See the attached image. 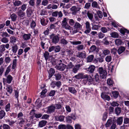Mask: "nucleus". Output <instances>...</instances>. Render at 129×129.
I'll return each instance as SVG.
<instances>
[{"label": "nucleus", "instance_id": "9", "mask_svg": "<svg viewBox=\"0 0 129 129\" xmlns=\"http://www.w3.org/2000/svg\"><path fill=\"white\" fill-rule=\"evenodd\" d=\"M87 78L85 79H87V81L88 82V84L90 85L93 84L94 85H96L93 78H92L90 76L87 75Z\"/></svg>", "mask_w": 129, "mask_h": 129}, {"label": "nucleus", "instance_id": "64", "mask_svg": "<svg viewBox=\"0 0 129 129\" xmlns=\"http://www.w3.org/2000/svg\"><path fill=\"white\" fill-rule=\"evenodd\" d=\"M5 62L7 63H9L11 61V59L10 57L9 56L6 57L5 58Z\"/></svg>", "mask_w": 129, "mask_h": 129}, {"label": "nucleus", "instance_id": "61", "mask_svg": "<svg viewBox=\"0 0 129 129\" xmlns=\"http://www.w3.org/2000/svg\"><path fill=\"white\" fill-rule=\"evenodd\" d=\"M54 50L56 52H59L60 50V47L59 46H54Z\"/></svg>", "mask_w": 129, "mask_h": 129}, {"label": "nucleus", "instance_id": "21", "mask_svg": "<svg viewBox=\"0 0 129 129\" xmlns=\"http://www.w3.org/2000/svg\"><path fill=\"white\" fill-rule=\"evenodd\" d=\"M54 117L55 120L60 121H63L64 120V116L62 115H60L59 116H56Z\"/></svg>", "mask_w": 129, "mask_h": 129}, {"label": "nucleus", "instance_id": "39", "mask_svg": "<svg viewBox=\"0 0 129 129\" xmlns=\"http://www.w3.org/2000/svg\"><path fill=\"white\" fill-rule=\"evenodd\" d=\"M22 3L19 1H16L13 2L14 5L15 6H18L22 5Z\"/></svg>", "mask_w": 129, "mask_h": 129}, {"label": "nucleus", "instance_id": "46", "mask_svg": "<svg viewBox=\"0 0 129 129\" xmlns=\"http://www.w3.org/2000/svg\"><path fill=\"white\" fill-rule=\"evenodd\" d=\"M33 113L35 115V117L37 118H39L41 117H42V114L41 113Z\"/></svg>", "mask_w": 129, "mask_h": 129}, {"label": "nucleus", "instance_id": "28", "mask_svg": "<svg viewBox=\"0 0 129 129\" xmlns=\"http://www.w3.org/2000/svg\"><path fill=\"white\" fill-rule=\"evenodd\" d=\"M43 55L45 60L47 61L50 57L49 53L48 51H45Z\"/></svg>", "mask_w": 129, "mask_h": 129}, {"label": "nucleus", "instance_id": "12", "mask_svg": "<svg viewBox=\"0 0 129 129\" xmlns=\"http://www.w3.org/2000/svg\"><path fill=\"white\" fill-rule=\"evenodd\" d=\"M10 46V45L9 44L7 43L6 45L3 44L0 46V52L2 53L4 52L6 48L8 49L9 48Z\"/></svg>", "mask_w": 129, "mask_h": 129}, {"label": "nucleus", "instance_id": "59", "mask_svg": "<svg viewBox=\"0 0 129 129\" xmlns=\"http://www.w3.org/2000/svg\"><path fill=\"white\" fill-rule=\"evenodd\" d=\"M1 41L4 43H6L8 42L9 41L8 39L6 37H3L1 39Z\"/></svg>", "mask_w": 129, "mask_h": 129}, {"label": "nucleus", "instance_id": "16", "mask_svg": "<svg viewBox=\"0 0 129 129\" xmlns=\"http://www.w3.org/2000/svg\"><path fill=\"white\" fill-rule=\"evenodd\" d=\"M85 24L86 29L84 33L85 34H87L89 33L91 30L90 23L88 21H87Z\"/></svg>", "mask_w": 129, "mask_h": 129}, {"label": "nucleus", "instance_id": "15", "mask_svg": "<svg viewBox=\"0 0 129 129\" xmlns=\"http://www.w3.org/2000/svg\"><path fill=\"white\" fill-rule=\"evenodd\" d=\"M81 9L80 7H76L75 6H73L70 9L71 11L73 12L72 14H75L77 12L79 11Z\"/></svg>", "mask_w": 129, "mask_h": 129}, {"label": "nucleus", "instance_id": "48", "mask_svg": "<svg viewBox=\"0 0 129 129\" xmlns=\"http://www.w3.org/2000/svg\"><path fill=\"white\" fill-rule=\"evenodd\" d=\"M16 38L14 36H12L10 38V42L12 43H15L16 42Z\"/></svg>", "mask_w": 129, "mask_h": 129}, {"label": "nucleus", "instance_id": "8", "mask_svg": "<svg viewBox=\"0 0 129 129\" xmlns=\"http://www.w3.org/2000/svg\"><path fill=\"white\" fill-rule=\"evenodd\" d=\"M47 113L50 114L54 112L56 109L55 107L52 104L50 106L48 107L47 108Z\"/></svg>", "mask_w": 129, "mask_h": 129}, {"label": "nucleus", "instance_id": "43", "mask_svg": "<svg viewBox=\"0 0 129 129\" xmlns=\"http://www.w3.org/2000/svg\"><path fill=\"white\" fill-rule=\"evenodd\" d=\"M87 16L89 19L91 20H92L93 18V15L91 13L88 11L87 13Z\"/></svg>", "mask_w": 129, "mask_h": 129}, {"label": "nucleus", "instance_id": "62", "mask_svg": "<svg viewBox=\"0 0 129 129\" xmlns=\"http://www.w3.org/2000/svg\"><path fill=\"white\" fill-rule=\"evenodd\" d=\"M2 34L1 35V36L3 37H9L10 35H9L6 32H2Z\"/></svg>", "mask_w": 129, "mask_h": 129}, {"label": "nucleus", "instance_id": "13", "mask_svg": "<svg viewBox=\"0 0 129 129\" xmlns=\"http://www.w3.org/2000/svg\"><path fill=\"white\" fill-rule=\"evenodd\" d=\"M86 56V53H83V52H79L76 56L77 57L81 59L85 58Z\"/></svg>", "mask_w": 129, "mask_h": 129}, {"label": "nucleus", "instance_id": "29", "mask_svg": "<svg viewBox=\"0 0 129 129\" xmlns=\"http://www.w3.org/2000/svg\"><path fill=\"white\" fill-rule=\"evenodd\" d=\"M85 47L82 45H80L77 46L76 48L77 50L78 51H80L85 49Z\"/></svg>", "mask_w": 129, "mask_h": 129}, {"label": "nucleus", "instance_id": "4", "mask_svg": "<svg viewBox=\"0 0 129 129\" xmlns=\"http://www.w3.org/2000/svg\"><path fill=\"white\" fill-rule=\"evenodd\" d=\"M67 66L64 64H58L56 65V69L61 71L64 70L67 67Z\"/></svg>", "mask_w": 129, "mask_h": 129}, {"label": "nucleus", "instance_id": "35", "mask_svg": "<svg viewBox=\"0 0 129 129\" xmlns=\"http://www.w3.org/2000/svg\"><path fill=\"white\" fill-rule=\"evenodd\" d=\"M123 117H119L117 120V124L120 125L122 123Z\"/></svg>", "mask_w": 129, "mask_h": 129}, {"label": "nucleus", "instance_id": "63", "mask_svg": "<svg viewBox=\"0 0 129 129\" xmlns=\"http://www.w3.org/2000/svg\"><path fill=\"white\" fill-rule=\"evenodd\" d=\"M117 49L115 48H113L111 50V52L112 54L116 55L117 54Z\"/></svg>", "mask_w": 129, "mask_h": 129}, {"label": "nucleus", "instance_id": "33", "mask_svg": "<svg viewBox=\"0 0 129 129\" xmlns=\"http://www.w3.org/2000/svg\"><path fill=\"white\" fill-rule=\"evenodd\" d=\"M35 104L37 105V107L39 108L42 106L41 101L39 99H38L35 102Z\"/></svg>", "mask_w": 129, "mask_h": 129}, {"label": "nucleus", "instance_id": "31", "mask_svg": "<svg viewBox=\"0 0 129 129\" xmlns=\"http://www.w3.org/2000/svg\"><path fill=\"white\" fill-rule=\"evenodd\" d=\"M54 76L56 80H60L62 77L61 74L59 73L55 74Z\"/></svg>", "mask_w": 129, "mask_h": 129}, {"label": "nucleus", "instance_id": "1", "mask_svg": "<svg viewBox=\"0 0 129 129\" xmlns=\"http://www.w3.org/2000/svg\"><path fill=\"white\" fill-rule=\"evenodd\" d=\"M50 38L51 40V43L55 44L58 43L59 39L58 36L53 33L50 36Z\"/></svg>", "mask_w": 129, "mask_h": 129}, {"label": "nucleus", "instance_id": "47", "mask_svg": "<svg viewBox=\"0 0 129 129\" xmlns=\"http://www.w3.org/2000/svg\"><path fill=\"white\" fill-rule=\"evenodd\" d=\"M8 92L10 94L12 93L13 91V89L12 87L10 85L7 86V87L6 88Z\"/></svg>", "mask_w": 129, "mask_h": 129}, {"label": "nucleus", "instance_id": "27", "mask_svg": "<svg viewBox=\"0 0 129 129\" xmlns=\"http://www.w3.org/2000/svg\"><path fill=\"white\" fill-rule=\"evenodd\" d=\"M94 56L91 55L88 56L86 58V60L87 62H91L94 59Z\"/></svg>", "mask_w": 129, "mask_h": 129}, {"label": "nucleus", "instance_id": "56", "mask_svg": "<svg viewBox=\"0 0 129 129\" xmlns=\"http://www.w3.org/2000/svg\"><path fill=\"white\" fill-rule=\"evenodd\" d=\"M112 59L111 56V55H108L106 57L105 60L106 61L109 62L111 61Z\"/></svg>", "mask_w": 129, "mask_h": 129}, {"label": "nucleus", "instance_id": "49", "mask_svg": "<svg viewBox=\"0 0 129 129\" xmlns=\"http://www.w3.org/2000/svg\"><path fill=\"white\" fill-rule=\"evenodd\" d=\"M17 60L16 59H14L13 60V65L12 68L13 69H14L16 67L17 64Z\"/></svg>", "mask_w": 129, "mask_h": 129}, {"label": "nucleus", "instance_id": "20", "mask_svg": "<svg viewBox=\"0 0 129 129\" xmlns=\"http://www.w3.org/2000/svg\"><path fill=\"white\" fill-rule=\"evenodd\" d=\"M55 72V70L54 69L51 68L50 69L49 71L48 72L49 74L48 77L49 79L52 77Z\"/></svg>", "mask_w": 129, "mask_h": 129}, {"label": "nucleus", "instance_id": "7", "mask_svg": "<svg viewBox=\"0 0 129 129\" xmlns=\"http://www.w3.org/2000/svg\"><path fill=\"white\" fill-rule=\"evenodd\" d=\"M99 51V49L94 45H92L90 48V52H94L96 54L98 53Z\"/></svg>", "mask_w": 129, "mask_h": 129}, {"label": "nucleus", "instance_id": "51", "mask_svg": "<svg viewBox=\"0 0 129 129\" xmlns=\"http://www.w3.org/2000/svg\"><path fill=\"white\" fill-rule=\"evenodd\" d=\"M113 81L110 78L108 79L107 81V84L110 86H113Z\"/></svg>", "mask_w": 129, "mask_h": 129}, {"label": "nucleus", "instance_id": "52", "mask_svg": "<svg viewBox=\"0 0 129 129\" xmlns=\"http://www.w3.org/2000/svg\"><path fill=\"white\" fill-rule=\"evenodd\" d=\"M74 66V65L73 64L72 62H70L67 66V69H70L73 68Z\"/></svg>", "mask_w": 129, "mask_h": 129}, {"label": "nucleus", "instance_id": "38", "mask_svg": "<svg viewBox=\"0 0 129 129\" xmlns=\"http://www.w3.org/2000/svg\"><path fill=\"white\" fill-rule=\"evenodd\" d=\"M121 108L120 107H117L115 108V112L117 115H119L121 113Z\"/></svg>", "mask_w": 129, "mask_h": 129}, {"label": "nucleus", "instance_id": "23", "mask_svg": "<svg viewBox=\"0 0 129 129\" xmlns=\"http://www.w3.org/2000/svg\"><path fill=\"white\" fill-rule=\"evenodd\" d=\"M47 123V121L45 120H43L39 122L38 124V126L42 127L45 126Z\"/></svg>", "mask_w": 129, "mask_h": 129}, {"label": "nucleus", "instance_id": "2", "mask_svg": "<svg viewBox=\"0 0 129 129\" xmlns=\"http://www.w3.org/2000/svg\"><path fill=\"white\" fill-rule=\"evenodd\" d=\"M98 71L100 74L101 77L102 79L105 78L106 77L107 73L105 70L102 67L99 68Z\"/></svg>", "mask_w": 129, "mask_h": 129}, {"label": "nucleus", "instance_id": "41", "mask_svg": "<svg viewBox=\"0 0 129 129\" xmlns=\"http://www.w3.org/2000/svg\"><path fill=\"white\" fill-rule=\"evenodd\" d=\"M6 113L3 110H1L0 111V119H2L5 116Z\"/></svg>", "mask_w": 129, "mask_h": 129}, {"label": "nucleus", "instance_id": "42", "mask_svg": "<svg viewBox=\"0 0 129 129\" xmlns=\"http://www.w3.org/2000/svg\"><path fill=\"white\" fill-rule=\"evenodd\" d=\"M113 96L115 98H117L118 96L119 93L117 91H113L112 92Z\"/></svg>", "mask_w": 129, "mask_h": 129}, {"label": "nucleus", "instance_id": "60", "mask_svg": "<svg viewBox=\"0 0 129 129\" xmlns=\"http://www.w3.org/2000/svg\"><path fill=\"white\" fill-rule=\"evenodd\" d=\"M71 43L73 45H78L81 44L82 42L81 41H76L74 42H71Z\"/></svg>", "mask_w": 129, "mask_h": 129}, {"label": "nucleus", "instance_id": "37", "mask_svg": "<svg viewBox=\"0 0 129 129\" xmlns=\"http://www.w3.org/2000/svg\"><path fill=\"white\" fill-rule=\"evenodd\" d=\"M111 37L113 38H118L119 35L118 33L116 32H112L110 34Z\"/></svg>", "mask_w": 129, "mask_h": 129}, {"label": "nucleus", "instance_id": "54", "mask_svg": "<svg viewBox=\"0 0 129 129\" xmlns=\"http://www.w3.org/2000/svg\"><path fill=\"white\" fill-rule=\"evenodd\" d=\"M10 104L9 103L8 104H7L5 107V110L6 112H7L10 111Z\"/></svg>", "mask_w": 129, "mask_h": 129}, {"label": "nucleus", "instance_id": "45", "mask_svg": "<svg viewBox=\"0 0 129 129\" xmlns=\"http://www.w3.org/2000/svg\"><path fill=\"white\" fill-rule=\"evenodd\" d=\"M18 49V48L17 45H15L13 46L12 47V51L13 53H16Z\"/></svg>", "mask_w": 129, "mask_h": 129}, {"label": "nucleus", "instance_id": "5", "mask_svg": "<svg viewBox=\"0 0 129 129\" xmlns=\"http://www.w3.org/2000/svg\"><path fill=\"white\" fill-rule=\"evenodd\" d=\"M16 9H17V14L18 16L20 18H22L24 17L25 15V14L24 11H22L21 10V9L19 8H16Z\"/></svg>", "mask_w": 129, "mask_h": 129}, {"label": "nucleus", "instance_id": "44", "mask_svg": "<svg viewBox=\"0 0 129 129\" xmlns=\"http://www.w3.org/2000/svg\"><path fill=\"white\" fill-rule=\"evenodd\" d=\"M68 23V20L66 18H64L62 21L61 25L62 26L66 25V24Z\"/></svg>", "mask_w": 129, "mask_h": 129}, {"label": "nucleus", "instance_id": "17", "mask_svg": "<svg viewBox=\"0 0 129 129\" xmlns=\"http://www.w3.org/2000/svg\"><path fill=\"white\" fill-rule=\"evenodd\" d=\"M81 65L79 64L76 65L73 67L72 71L74 73H77Z\"/></svg>", "mask_w": 129, "mask_h": 129}, {"label": "nucleus", "instance_id": "6", "mask_svg": "<svg viewBox=\"0 0 129 129\" xmlns=\"http://www.w3.org/2000/svg\"><path fill=\"white\" fill-rule=\"evenodd\" d=\"M50 84L52 87L53 88L55 87V86H56L58 87L59 88L61 85V83L60 81H52Z\"/></svg>", "mask_w": 129, "mask_h": 129}, {"label": "nucleus", "instance_id": "24", "mask_svg": "<svg viewBox=\"0 0 129 129\" xmlns=\"http://www.w3.org/2000/svg\"><path fill=\"white\" fill-rule=\"evenodd\" d=\"M101 97L103 99L109 101L110 100V96L105 94L104 92H102L101 95Z\"/></svg>", "mask_w": 129, "mask_h": 129}, {"label": "nucleus", "instance_id": "3", "mask_svg": "<svg viewBox=\"0 0 129 129\" xmlns=\"http://www.w3.org/2000/svg\"><path fill=\"white\" fill-rule=\"evenodd\" d=\"M87 75H84L83 73H79L77 75H75L74 76V78L77 79H82L87 78Z\"/></svg>", "mask_w": 129, "mask_h": 129}, {"label": "nucleus", "instance_id": "26", "mask_svg": "<svg viewBox=\"0 0 129 129\" xmlns=\"http://www.w3.org/2000/svg\"><path fill=\"white\" fill-rule=\"evenodd\" d=\"M112 119H108L105 124V127L107 128L109 127L112 123Z\"/></svg>", "mask_w": 129, "mask_h": 129}, {"label": "nucleus", "instance_id": "50", "mask_svg": "<svg viewBox=\"0 0 129 129\" xmlns=\"http://www.w3.org/2000/svg\"><path fill=\"white\" fill-rule=\"evenodd\" d=\"M21 9V10H22V11H25L26 9L27 8V4H23L20 7H18Z\"/></svg>", "mask_w": 129, "mask_h": 129}, {"label": "nucleus", "instance_id": "18", "mask_svg": "<svg viewBox=\"0 0 129 129\" xmlns=\"http://www.w3.org/2000/svg\"><path fill=\"white\" fill-rule=\"evenodd\" d=\"M95 67L94 66L92 65L90 66L89 68H86L85 70L87 72H88L90 73H93L95 69Z\"/></svg>", "mask_w": 129, "mask_h": 129}, {"label": "nucleus", "instance_id": "10", "mask_svg": "<svg viewBox=\"0 0 129 129\" xmlns=\"http://www.w3.org/2000/svg\"><path fill=\"white\" fill-rule=\"evenodd\" d=\"M12 80V77L11 75H9L7 76L6 79L4 78L3 79V81L4 83L6 82L10 84Z\"/></svg>", "mask_w": 129, "mask_h": 129}, {"label": "nucleus", "instance_id": "14", "mask_svg": "<svg viewBox=\"0 0 129 129\" xmlns=\"http://www.w3.org/2000/svg\"><path fill=\"white\" fill-rule=\"evenodd\" d=\"M104 61V58L100 55L99 57H96L94 60V62L95 63H97L98 62L102 63Z\"/></svg>", "mask_w": 129, "mask_h": 129}, {"label": "nucleus", "instance_id": "53", "mask_svg": "<svg viewBox=\"0 0 129 129\" xmlns=\"http://www.w3.org/2000/svg\"><path fill=\"white\" fill-rule=\"evenodd\" d=\"M11 17L13 21H15L16 19L17 16L15 14L13 13L11 16Z\"/></svg>", "mask_w": 129, "mask_h": 129}, {"label": "nucleus", "instance_id": "30", "mask_svg": "<svg viewBox=\"0 0 129 129\" xmlns=\"http://www.w3.org/2000/svg\"><path fill=\"white\" fill-rule=\"evenodd\" d=\"M68 90L70 92L74 94H76L77 91L75 90V88L73 87H69Z\"/></svg>", "mask_w": 129, "mask_h": 129}, {"label": "nucleus", "instance_id": "19", "mask_svg": "<svg viewBox=\"0 0 129 129\" xmlns=\"http://www.w3.org/2000/svg\"><path fill=\"white\" fill-rule=\"evenodd\" d=\"M22 36L24 40H27L30 39L31 35L29 33L28 34L23 33Z\"/></svg>", "mask_w": 129, "mask_h": 129}, {"label": "nucleus", "instance_id": "34", "mask_svg": "<svg viewBox=\"0 0 129 129\" xmlns=\"http://www.w3.org/2000/svg\"><path fill=\"white\" fill-rule=\"evenodd\" d=\"M75 29H81L82 28V25L79 23L77 22H75L74 26Z\"/></svg>", "mask_w": 129, "mask_h": 129}, {"label": "nucleus", "instance_id": "57", "mask_svg": "<svg viewBox=\"0 0 129 129\" xmlns=\"http://www.w3.org/2000/svg\"><path fill=\"white\" fill-rule=\"evenodd\" d=\"M10 66H9L7 68L5 74V76H6L10 72L11 70L10 69Z\"/></svg>", "mask_w": 129, "mask_h": 129}, {"label": "nucleus", "instance_id": "11", "mask_svg": "<svg viewBox=\"0 0 129 129\" xmlns=\"http://www.w3.org/2000/svg\"><path fill=\"white\" fill-rule=\"evenodd\" d=\"M58 15V18H61L62 17L63 14L61 11H55L52 12V16L53 17H57Z\"/></svg>", "mask_w": 129, "mask_h": 129}, {"label": "nucleus", "instance_id": "32", "mask_svg": "<svg viewBox=\"0 0 129 129\" xmlns=\"http://www.w3.org/2000/svg\"><path fill=\"white\" fill-rule=\"evenodd\" d=\"M94 79L95 81L96 82V85L99 83L100 81V80L99 79V75L98 73H96L94 76Z\"/></svg>", "mask_w": 129, "mask_h": 129}, {"label": "nucleus", "instance_id": "40", "mask_svg": "<svg viewBox=\"0 0 129 129\" xmlns=\"http://www.w3.org/2000/svg\"><path fill=\"white\" fill-rule=\"evenodd\" d=\"M120 32L123 35H124L125 33H127V34L129 33V31L126 29H120Z\"/></svg>", "mask_w": 129, "mask_h": 129}, {"label": "nucleus", "instance_id": "22", "mask_svg": "<svg viewBox=\"0 0 129 129\" xmlns=\"http://www.w3.org/2000/svg\"><path fill=\"white\" fill-rule=\"evenodd\" d=\"M26 13L27 17H30L33 14L32 9L30 7L28 8L26 10Z\"/></svg>", "mask_w": 129, "mask_h": 129}, {"label": "nucleus", "instance_id": "58", "mask_svg": "<svg viewBox=\"0 0 129 129\" xmlns=\"http://www.w3.org/2000/svg\"><path fill=\"white\" fill-rule=\"evenodd\" d=\"M72 117L70 116H68L66 117V121H67L69 123H71L72 122Z\"/></svg>", "mask_w": 129, "mask_h": 129}, {"label": "nucleus", "instance_id": "25", "mask_svg": "<svg viewBox=\"0 0 129 129\" xmlns=\"http://www.w3.org/2000/svg\"><path fill=\"white\" fill-rule=\"evenodd\" d=\"M125 47L121 46L119 47L117 50V52L120 55L125 50Z\"/></svg>", "mask_w": 129, "mask_h": 129}, {"label": "nucleus", "instance_id": "36", "mask_svg": "<svg viewBox=\"0 0 129 129\" xmlns=\"http://www.w3.org/2000/svg\"><path fill=\"white\" fill-rule=\"evenodd\" d=\"M115 44L117 46H119L123 44V42L120 39H116L115 41Z\"/></svg>", "mask_w": 129, "mask_h": 129}, {"label": "nucleus", "instance_id": "55", "mask_svg": "<svg viewBox=\"0 0 129 129\" xmlns=\"http://www.w3.org/2000/svg\"><path fill=\"white\" fill-rule=\"evenodd\" d=\"M61 43L63 45H66L68 43V42L64 39H62L60 40Z\"/></svg>", "mask_w": 129, "mask_h": 129}]
</instances>
